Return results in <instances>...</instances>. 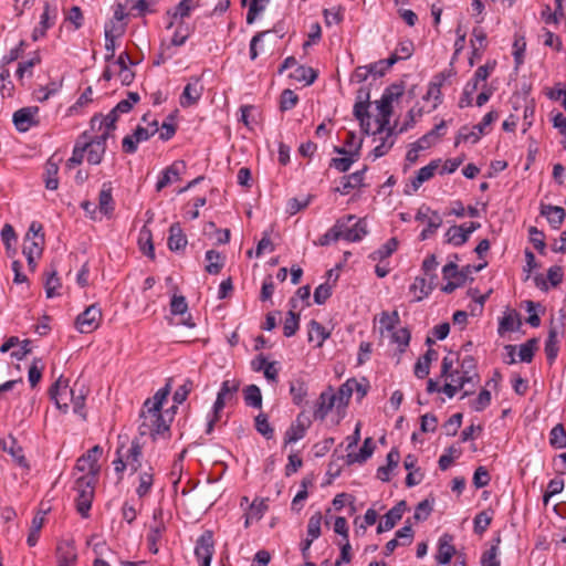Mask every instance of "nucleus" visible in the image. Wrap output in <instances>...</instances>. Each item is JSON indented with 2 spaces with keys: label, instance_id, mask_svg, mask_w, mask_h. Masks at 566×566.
Here are the masks:
<instances>
[{
  "label": "nucleus",
  "instance_id": "obj_53",
  "mask_svg": "<svg viewBox=\"0 0 566 566\" xmlns=\"http://www.w3.org/2000/svg\"><path fill=\"white\" fill-rule=\"evenodd\" d=\"M255 429L262 434L265 439H272L274 437V429L270 424L268 420V416L265 413H259L255 419Z\"/></svg>",
  "mask_w": 566,
  "mask_h": 566
},
{
  "label": "nucleus",
  "instance_id": "obj_1",
  "mask_svg": "<svg viewBox=\"0 0 566 566\" xmlns=\"http://www.w3.org/2000/svg\"><path fill=\"white\" fill-rule=\"evenodd\" d=\"M139 417L142 420L138 427L140 436L149 434L153 440H156L158 436H170V426L164 419L161 410L154 411L153 409L143 407Z\"/></svg>",
  "mask_w": 566,
  "mask_h": 566
},
{
  "label": "nucleus",
  "instance_id": "obj_19",
  "mask_svg": "<svg viewBox=\"0 0 566 566\" xmlns=\"http://www.w3.org/2000/svg\"><path fill=\"white\" fill-rule=\"evenodd\" d=\"M77 553L70 542H61L56 546V566H75Z\"/></svg>",
  "mask_w": 566,
  "mask_h": 566
},
{
  "label": "nucleus",
  "instance_id": "obj_34",
  "mask_svg": "<svg viewBox=\"0 0 566 566\" xmlns=\"http://www.w3.org/2000/svg\"><path fill=\"white\" fill-rule=\"evenodd\" d=\"M397 136L396 130L388 129L385 137H380V144L377 145L370 153L374 159L385 156L394 146L395 137Z\"/></svg>",
  "mask_w": 566,
  "mask_h": 566
},
{
  "label": "nucleus",
  "instance_id": "obj_54",
  "mask_svg": "<svg viewBox=\"0 0 566 566\" xmlns=\"http://www.w3.org/2000/svg\"><path fill=\"white\" fill-rule=\"evenodd\" d=\"M433 290V285L428 284L426 282L424 277L417 276L415 279V282L410 285V292L419 291L420 294L415 297L416 302L422 301L424 297H427L431 291Z\"/></svg>",
  "mask_w": 566,
  "mask_h": 566
},
{
  "label": "nucleus",
  "instance_id": "obj_14",
  "mask_svg": "<svg viewBox=\"0 0 566 566\" xmlns=\"http://www.w3.org/2000/svg\"><path fill=\"white\" fill-rule=\"evenodd\" d=\"M185 169L186 163L184 160L174 161L163 171L161 177L158 179L156 184V190L161 191L174 180L178 181L180 179V175L185 171Z\"/></svg>",
  "mask_w": 566,
  "mask_h": 566
},
{
  "label": "nucleus",
  "instance_id": "obj_35",
  "mask_svg": "<svg viewBox=\"0 0 566 566\" xmlns=\"http://www.w3.org/2000/svg\"><path fill=\"white\" fill-rule=\"evenodd\" d=\"M57 17V11L55 7H52L49 1L44 3V11L41 14L40 20V35H45L48 29L53 27Z\"/></svg>",
  "mask_w": 566,
  "mask_h": 566
},
{
  "label": "nucleus",
  "instance_id": "obj_40",
  "mask_svg": "<svg viewBox=\"0 0 566 566\" xmlns=\"http://www.w3.org/2000/svg\"><path fill=\"white\" fill-rule=\"evenodd\" d=\"M138 244H139L140 251L145 255H147L151 260L155 259V248H154V243H153L151 231L149 229H147L146 227H144L140 230Z\"/></svg>",
  "mask_w": 566,
  "mask_h": 566
},
{
  "label": "nucleus",
  "instance_id": "obj_44",
  "mask_svg": "<svg viewBox=\"0 0 566 566\" xmlns=\"http://www.w3.org/2000/svg\"><path fill=\"white\" fill-rule=\"evenodd\" d=\"M83 144L85 151H87V163L91 165L101 164L106 149L98 144H93L88 140H85Z\"/></svg>",
  "mask_w": 566,
  "mask_h": 566
},
{
  "label": "nucleus",
  "instance_id": "obj_51",
  "mask_svg": "<svg viewBox=\"0 0 566 566\" xmlns=\"http://www.w3.org/2000/svg\"><path fill=\"white\" fill-rule=\"evenodd\" d=\"M158 130H159L158 120L154 119L150 123H148L146 126L138 125L134 132H135L136 140L146 142L150 137H153L156 133H158Z\"/></svg>",
  "mask_w": 566,
  "mask_h": 566
},
{
  "label": "nucleus",
  "instance_id": "obj_4",
  "mask_svg": "<svg viewBox=\"0 0 566 566\" xmlns=\"http://www.w3.org/2000/svg\"><path fill=\"white\" fill-rule=\"evenodd\" d=\"M496 62H488L476 69L474 76L464 86L462 96L459 101V107L464 108L472 105V94L478 90L480 81H486L491 72L495 69Z\"/></svg>",
  "mask_w": 566,
  "mask_h": 566
},
{
  "label": "nucleus",
  "instance_id": "obj_60",
  "mask_svg": "<svg viewBox=\"0 0 566 566\" xmlns=\"http://www.w3.org/2000/svg\"><path fill=\"white\" fill-rule=\"evenodd\" d=\"M391 338L394 343L399 345V352L403 353L409 345L411 334L407 327H402L397 331L394 329Z\"/></svg>",
  "mask_w": 566,
  "mask_h": 566
},
{
  "label": "nucleus",
  "instance_id": "obj_21",
  "mask_svg": "<svg viewBox=\"0 0 566 566\" xmlns=\"http://www.w3.org/2000/svg\"><path fill=\"white\" fill-rule=\"evenodd\" d=\"M3 451L8 452L15 463L24 469H29L30 465L24 457L23 448L18 443L17 439L9 434V437L2 442Z\"/></svg>",
  "mask_w": 566,
  "mask_h": 566
},
{
  "label": "nucleus",
  "instance_id": "obj_3",
  "mask_svg": "<svg viewBox=\"0 0 566 566\" xmlns=\"http://www.w3.org/2000/svg\"><path fill=\"white\" fill-rule=\"evenodd\" d=\"M342 223L340 239L348 242L360 241L367 234V223L365 219H358L354 214H348L336 221V224Z\"/></svg>",
  "mask_w": 566,
  "mask_h": 566
},
{
  "label": "nucleus",
  "instance_id": "obj_7",
  "mask_svg": "<svg viewBox=\"0 0 566 566\" xmlns=\"http://www.w3.org/2000/svg\"><path fill=\"white\" fill-rule=\"evenodd\" d=\"M461 377H460V387H464L467 384L472 385V389L464 390L461 399L471 396L474 392V388L480 380V376L476 371V360L473 356L468 355L462 358L461 364Z\"/></svg>",
  "mask_w": 566,
  "mask_h": 566
},
{
  "label": "nucleus",
  "instance_id": "obj_48",
  "mask_svg": "<svg viewBox=\"0 0 566 566\" xmlns=\"http://www.w3.org/2000/svg\"><path fill=\"white\" fill-rule=\"evenodd\" d=\"M353 385H355V378H349L339 386L338 391L335 394L337 396L336 402H338V407L348 406L353 395Z\"/></svg>",
  "mask_w": 566,
  "mask_h": 566
},
{
  "label": "nucleus",
  "instance_id": "obj_17",
  "mask_svg": "<svg viewBox=\"0 0 566 566\" xmlns=\"http://www.w3.org/2000/svg\"><path fill=\"white\" fill-rule=\"evenodd\" d=\"M368 170V166H364L363 169L357 170L350 175L343 176L340 178V186L335 188L336 192L345 196L350 192V190L355 188H359L364 186V176Z\"/></svg>",
  "mask_w": 566,
  "mask_h": 566
},
{
  "label": "nucleus",
  "instance_id": "obj_45",
  "mask_svg": "<svg viewBox=\"0 0 566 566\" xmlns=\"http://www.w3.org/2000/svg\"><path fill=\"white\" fill-rule=\"evenodd\" d=\"M45 275L44 289L46 297L52 298L56 295V290L61 287V282L57 277V271L53 265L51 266V271H48Z\"/></svg>",
  "mask_w": 566,
  "mask_h": 566
},
{
  "label": "nucleus",
  "instance_id": "obj_56",
  "mask_svg": "<svg viewBox=\"0 0 566 566\" xmlns=\"http://www.w3.org/2000/svg\"><path fill=\"white\" fill-rule=\"evenodd\" d=\"M441 377H449L454 385H459L461 370L453 369V359L444 357L441 364Z\"/></svg>",
  "mask_w": 566,
  "mask_h": 566
},
{
  "label": "nucleus",
  "instance_id": "obj_8",
  "mask_svg": "<svg viewBox=\"0 0 566 566\" xmlns=\"http://www.w3.org/2000/svg\"><path fill=\"white\" fill-rule=\"evenodd\" d=\"M102 319L101 308L92 304L77 315L75 326L80 333L88 334L97 329Z\"/></svg>",
  "mask_w": 566,
  "mask_h": 566
},
{
  "label": "nucleus",
  "instance_id": "obj_33",
  "mask_svg": "<svg viewBox=\"0 0 566 566\" xmlns=\"http://www.w3.org/2000/svg\"><path fill=\"white\" fill-rule=\"evenodd\" d=\"M522 326L521 315L516 311L505 313L499 324V334L517 331Z\"/></svg>",
  "mask_w": 566,
  "mask_h": 566
},
{
  "label": "nucleus",
  "instance_id": "obj_57",
  "mask_svg": "<svg viewBox=\"0 0 566 566\" xmlns=\"http://www.w3.org/2000/svg\"><path fill=\"white\" fill-rule=\"evenodd\" d=\"M126 31V22H117L109 20L104 27L105 38L117 39L120 38Z\"/></svg>",
  "mask_w": 566,
  "mask_h": 566
},
{
  "label": "nucleus",
  "instance_id": "obj_24",
  "mask_svg": "<svg viewBox=\"0 0 566 566\" xmlns=\"http://www.w3.org/2000/svg\"><path fill=\"white\" fill-rule=\"evenodd\" d=\"M187 237L179 222H174L169 228L168 248L170 251H179L186 248Z\"/></svg>",
  "mask_w": 566,
  "mask_h": 566
},
{
  "label": "nucleus",
  "instance_id": "obj_61",
  "mask_svg": "<svg viewBox=\"0 0 566 566\" xmlns=\"http://www.w3.org/2000/svg\"><path fill=\"white\" fill-rule=\"evenodd\" d=\"M270 0H251L249 3V10L247 13V23L252 24L254 23L258 15L264 11L265 4Z\"/></svg>",
  "mask_w": 566,
  "mask_h": 566
},
{
  "label": "nucleus",
  "instance_id": "obj_41",
  "mask_svg": "<svg viewBox=\"0 0 566 566\" xmlns=\"http://www.w3.org/2000/svg\"><path fill=\"white\" fill-rule=\"evenodd\" d=\"M446 242L454 247H461L468 242L465 233H463V224L452 226L446 232Z\"/></svg>",
  "mask_w": 566,
  "mask_h": 566
},
{
  "label": "nucleus",
  "instance_id": "obj_5",
  "mask_svg": "<svg viewBox=\"0 0 566 566\" xmlns=\"http://www.w3.org/2000/svg\"><path fill=\"white\" fill-rule=\"evenodd\" d=\"M102 454L103 448L98 444L94 446L77 459L75 469L81 472L87 471V474L84 476H92L97 479L101 471L98 459L102 457Z\"/></svg>",
  "mask_w": 566,
  "mask_h": 566
},
{
  "label": "nucleus",
  "instance_id": "obj_36",
  "mask_svg": "<svg viewBox=\"0 0 566 566\" xmlns=\"http://www.w3.org/2000/svg\"><path fill=\"white\" fill-rule=\"evenodd\" d=\"M331 336V333L326 331V328L315 319L310 321L308 323V342H313L315 338L317 342V347H322L324 342Z\"/></svg>",
  "mask_w": 566,
  "mask_h": 566
},
{
  "label": "nucleus",
  "instance_id": "obj_47",
  "mask_svg": "<svg viewBox=\"0 0 566 566\" xmlns=\"http://www.w3.org/2000/svg\"><path fill=\"white\" fill-rule=\"evenodd\" d=\"M154 484L153 468L149 467L148 471H144L139 474V485L136 489V493L139 497L146 496Z\"/></svg>",
  "mask_w": 566,
  "mask_h": 566
},
{
  "label": "nucleus",
  "instance_id": "obj_62",
  "mask_svg": "<svg viewBox=\"0 0 566 566\" xmlns=\"http://www.w3.org/2000/svg\"><path fill=\"white\" fill-rule=\"evenodd\" d=\"M322 518L321 512H316L310 517L307 524V535L310 539L314 541L321 536Z\"/></svg>",
  "mask_w": 566,
  "mask_h": 566
},
{
  "label": "nucleus",
  "instance_id": "obj_63",
  "mask_svg": "<svg viewBox=\"0 0 566 566\" xmlns=\"http://www.w3.org/2000/svg\"><path fill=\"white\" fill-rule=\"evenodd\" d=\"M240 388V381L239 380H224L221 384V388L218 392V395L224 397L228 401L234 398V395L238 392Z\"/></svg>",
  "mask_w": 566,
  "mask_h": 566
},
{
  "label": "nucleus",
  "instance_id": "obj_38",
  "mask_svg": "<svg viewBox=\"0 0 566 566\" xmlns=\"http://www.w3.org/2000/svg\"><path fill=\"white\" fill-rule=\"evenodd\" d=\"M170 394V380L166 384L165 387L160 388L153 398L146 399L144 402L145 408L153 409L154 411H160L164 401L167 399Z\"/></svg>",
  "mask_w": 566,
  "mask_h": 566
},
{
  "label": "nucleus",
  "instance_id": "obj_29",
  "mask_svg": "<svg viewBox=\"0 0 566 566\" xmlns=\"http://www.w3.org/2000/svg\"><path fill=\"white\" fill-rule=\"evenodd\" d=\"M112 184L104 182L98 196V209L105 216H111L114 211V199L112 195Z\"/></svg>",
  "mask_w": 566,
  "mask_h": 566
},
{
  "label": "nucleus",
  "instance_id": "obj_32",
  "mask_svg": "<svg viewBox=\"0 0 566 566\" xmlns=\"http://www.w3.org/2000/svg\"><path fill=\"white\" fill-rule=\"evenodd\" d=\"M72 391H74L71 402L73 403V411L76 415H80L83 419L86 418L84 412L85 399L87 395V389L84 385H80L77 381L72 387Z\"/></svg>",
  "mask_w": 566,
  "mask_h": 566
},
{
  "label": "nucleus",
  "instance_id": "obj_58",
  "mask_svg": "<svg viewBox=\"0 0 566 566\" xmlns=\"http://www.w3.org/2000/svg\"><path fill=\"white\" fill-rule=\"evenodd\" d=\"M433 503H434L433 499L432 500L424 499L423 501L418 503L415 514H413V518L417 522L426 521L433 510Z\"/></svg>",
  "mask_w": 566,
  "mask_h": 566
},
{
  "label": "nucleus",
  "instance_id": "obj_23",
  "mask_svg": "<svg viewBox=\"0 0 566 566\" xmlns=\"http://www.w3.org/2000/svg\"><path fill=\"white\" fill-rule=\"evenodd\" d=\"M126 458V464L129 465L133 473L137 472L142 467L143 446L139 439L135 438L132 440L130 447L127 453L124 454Z\"/></svg>",
  "mask_w": 566,
  "mask_h": 566
},
{
  "label": "nucleus",
  "instance_id": "obj_10",
  "mask_svg": "<svg viewBox=\"0 0 566 566\" xmlns=\"http://www.w3.org/2000/svg\"><path fill=\"white\" fill-rule=\"evenodd\" d=\"M39 113V107L29 106L22 107L14 112L13 114V124L19 132H28L32 126H36L39 120L36 119V114Z\"/></svg>",
  "mask_w": 566,
  "mask_h": 566
},
{
  "label": "nucleus",
  "instance_id": "obj_20",
  "mask_svg": "<svg viewBox=\"0 0 566 566\" xmlns=\"http://www.w3.org/2000/svg\"><path fill=\"white\" fill-rule=\"evenodd\" d=\"M452 541L453 536L449 533H444L439 538L438 553L436 555V559L439 564L448 565L453 555L455 554L457 551L454 545L452 544Z\"/></svg>",
  "mask_w": 566,
  "mask_h": 566
},
{
  "label": "nucleus",
  "instance_id": "obj_11",
  "mask_svg": "<svg viewBox=\"0 0 566 566\" xmlns=\"http://www.w3.org/2000/svg\"><path fill=\"white\" fill-rule=\"evenodd\" d=\"M407 510V502L405 500L399 501L394 507H391L384 516V520L377 526V533L390 531L401 520L405 511Z\"/></svg>",
  "mask_w": 566,
  "mask_h": 566
},
{
  "label": "nucleus",
  "instance_id": "obj_16",
  "mask_svg": "<svg viewBox=\"0 0 566 566\" xmlns=\"http://www.w3.org/2000/svg\"><path fill=\"white\" fill-rule=\"evenodd\" d=\"M214 553L213 534L206 531L196 543L195 555L198 560H211Z\"/></svg>",
  "mask_w": 566,
  "mask_h": 566
},
{
  "label": "nucleus",
  "instance_id": "obj_12",
  "mask_svg": "<svg viewBox=\"0 0 566 566\" xmlns=\"http://www.w3.org/2000/svg\"><path fill=\"white\" fill-rule=\"evenodd\" d=\"M163 511L161 509H157L154 511L153 518L155 521V525H151L149 528V533L147 535L148 549L153 554L158 553L157 543L160 541L163 533L166 531V526L161 521Z\"/></svg>",
  "mask_w": 566,
  "mask_h": 566
},
{
  "label": "nucleus",
  "instance_id": "obj_27",
  "mask_svg": "<svg viewBox=\"0 0 566 566\" xmlns=\"http://www.w3.org/2000/svg\"><path fill=\"white\" fill-rule=\"evenodd\" d=\"M59 161L54 160V156L50 157L45 163L43 180L45 188L49 190H56L59 188Z\"/></svg>",
  "mask_w": 566,
  "mask_h": 566
},
{
  "label": "nucleus",
  "instance_id": "obj_59",
  "mask_svg": "<svg viewBox=\"0 0 566 566\" xmlns=\"http://www.w3.org/2000/svg\"><path fill=\"white\" fill-rule=\"evenodd\" d=\"M442 224V218L438 211H432V216L428 219V227L420 233V240H427L433 234Z\"/></svg>",
  "mask_w": 566,
  "mask_h": 566
},
{
  "label": "nucleus",
  "instance_id": "obj_31",
  "mask_svg": "<svg viewBox=\"0 0 566 566\" xmlns=\"http://www.w3.org/2000/svg\"><path fill=\"white\" fill-rule=\"evenodd\" d=\"M438 353L429 348L416 363L415 376L419 379L426 378L430 373V365L433 359H437Z\"/></svg>",
  "mask_w": 566,
  "mask_h": 566
},
{
  "label": "nucleus",
  "instance_id": "obj_2",
  "mask_svg": "<svg viewBox=\"0 0 566 566\" xmlns=\"http://www.w3.org/2000/svg\"><path fill=\"white\" fill-rule=\"evenodd\" d=\"M96 481L97 479L92 476H80L75 481V490L78 493L76 497V511L84 518L90 516Z\"/></svg>",
  "mask_w": 566,
  "mask_h": 566
},
{
  "label": "nucleus",
  "instance_id": "obj_30",
  "mask_svg": "<svg viewBox=\"0 0 566 566\" xmlns=\"http://www.w3.org/2000/svg\"><path fill=\"white\" fill-rule=\"evenodd\" d=\"M363 145V139L359 140L356 148L350 153L348 157H335L329 161V167L335 168L339 172H347L350 169V166L356 161L359 156V151Z\"/></svg>",
  "mask_w": 566,
  "mask_h": 566
},
{
  "label": "nucleus",
  "instance_id": "obj_64",
  "mask_svg": "<svg viewBox=\"0 0 566 566\" xmlns=\"http://www.w3.org/2000/svg\"><path fill=\"white\" fill-rule=\"evenodd\" d=\"M298 102V96L294 93V91L286 88L281 94L280 108L281 111H289L296 106Z\"/></svg>",
  "mask_w": 566,
  "mask_h": 566
},
{
  "label": "nucleus",
  "instance_id": "obj_15",
  "mask_svg": "<svg viewBox=\"0 0 566 566\" xmlns=\"http://www.w3.org/2000/svg\"><path fill=\"white\" fill-rule=\"evenodd\" d=\"M337 396L333 391V388L329 386L326 390H324L317 400L316 409L314 410L315 419L324 420L328 412L336 405Z\"/></svg>",
  "mask_w": 566,
  "mask_h": 566
},
{
  "label": "nucleus",
  "instance_id": "obj_25",
  "mask_svg": "<svg viewBox=\"0 0 566 566\" xmlns=\"http://www.w3.org/2000/svg\"><path fill=\"white\" fill-rule=\"evenodd\" d=\"M440 166V160H431L427 166L420 168L417 171V175L413 179H411V187L412 191L416 192L423 182L430 180L433 176L436 170Z\"/></svg>",
  "mask_w": 566,
  "mask_h": 566
},
{
  "label": "nucleus",
  "instance_id": "obj_13",
  "mask_svg": "<svg viewBox=\"0 0 566 566\" xmlns=\"http://www.w3.org/2000/svg\"><path fill=\"white\" fill-rule=\"evenodd\" d=\"M564 279V269L560 265H553L547 270V280L543 274H536L534 276V283L541 291L547 292L549 286L547 281L553 287L558 286Z\"/></svg>",
  "mask_w": 566,
  "mask_h": 566
},
{
  "label": "nucleus",
  "instance_id": "obj_55",
  "mask_svg": "<svg viewBox=\"0 0 566 566\" xmlns=\"http://www.w3.org/2000/svg\"><path fill=\"white\" fill-rule=\"evenodd\" d=\"M538 339L531 338L520 346V359L524 363H531L534 357V353L537 349Z\"/></svg>",
  "mask_w": 566,
  "mask_h": 566
},
{
  "label": "nucleus",
  "instance_id": "obj_49",
  "mask_svg": "<svg viewBox=\"0 0 566 566\" xmlns=\"http://www.w3.org/2000/svg\"><path fill=\"white\" fill-rule=\"evenodd\" d=\"M44 524V513H38L31 524V528L27 538V543L29 546H34L38 543L40 531Z\"/></svg>",
  "mask_w": 566,
  "mask_h": 566
},
{
  "label": "nucleus",
  "instance_id": "obj_43",
  "mask_svg": "<svg viewBox=\"0 0 566 566\" xmlns=\"http://www.w3.org/2000/svg\"><path fill=\"white\" fill-rule=\"evenodd\" d=\"M290 394L295 405L301 406L307 395V386L303 379H296L290 382Z\"/></svg>",
  "mask_w": 566,
  "mask_h": 566
},
{
  "label": "nucleus",
  "instance_id": "obj_18",
  "mask_svg": "<svg viewBox=\"0 0 566 566\" xmlns=\"http://www.w3.org/2000/svg\"><path fill=\"white\" fill-rule=\"evenodd\" d=\"M539 213L547 219L554 230L559 229L566 218L565 209L559 206L541 203Z\"/></svg>",
  "mask_w": 566,
  "mask_h": 566
},
{
  "label": "nucleus",
  "instance_id": "obj_42",
  "mask_svg": "<svg viewBox=\"0 0 566 566\" xmlns=\"http://www.w3.org/2000/svg\"><path fill=\"white\" fill-rule=\"evenodd\" d=\"M290 76L298 82H304L306 85H311L315 82L317 72L310 66L298 65Z\"/></svg>",
  "mask_w": 566,
  "mask_h": 566
},
{
  "label": "nucleus",
  "instance_id": "obj_46",
  "mask_svg": "<svg viewBox=\"0 0 566 566\" xmlns=\"http://www.w3.org/2000/svg\"><path fill=\"white\" fill-rule=\"evenodd\" d=\"M549 444L555 449L566 448V430L562 423L554 426L549 432Z\"/></svg>",
  "mask_w": 566,
  "mask_h": 566
},
{
  "label": "nucleus",
  "instance_id": "obj_9",
  "mask_svg": "<svg viewBox=\"0 0 566 566\" xmlns=\"http://www.w3.org/2000/svg\"><path fill=\"white\" fill-rule=\"evenodd\" d=\"M312 420L304 412H300L296 419L291 423L284 434V446L297 442L306 434L307 429L311 427Z\"/></svg>",
  "mask_w": 566,
  "mask_h": 566
},
{
  "label": "nucleus",
  "instance_id": "obj_28",
  "mask_svg": "<svg viewBox=\"0 0 566 566\" xmlns=\"http://www.w3.org/2000/svg\"><path fill=\"white\" fill-rule=\"evenodd\" d=\"M202 86L199 85V78H196L195 84L188 83L180 96V105L189 107L195 105L201 97Z\"/></svg>",
  "mask_w": 566,
  "mask_h": 566
},
{
  "label": "nucleus",
  "instance_id": "obj_37",
  "mask_svg": "<svg viewBox=\"0 0 566 566\" xmlns=\"http://www.w3.org/2000/svg\"><path fill=\"white\" fill-rule=\"evenodd\" d=\"M206 260L208 261L206 271L209 274H219L224 266V258L216 250H208L206 252Z\"/></svg>",
  "mask_w": 566,
  "mask_h": 566
},
{
  "label": "nucleus",
  "instance_id": "obj_52",
  "mask_svg": "<svg viewBox=\"0 0 566 566\" xmlns=\"http://www.w3.org/2000/svg\"><path fill=\"white\" fill-rule=\"evenodd\" d=\"M528 237L533 247L538 251L539 254H546V243H545V234L542 230H538L536 227L528 228Z\"/></svg>",
  "mask_w": 566,
  "mask_h": 566
},
{
  "label": "nucleus",
  "instance_id": "obj_6",
  "mask_svg": "<svg viewBox=\"0 0 566 566\" xmlns=\"http://www.w3.org/2000/svg\"><path fill=\"white\" fill-rule=\"evenodd\" d=\"M51 399L54 401L56 408L63 413L69 411V406L74 391L69 386V380L60 377L49 389Z\"/></svg>",
  "mask_w": 566,
  "mask_h": 566
},
{
  "label": "nucleus",
  "instance_id": "obj_26",
  "mask_svg": "<svg viewBox=\"0 0 566 566\" xmlns=\"http://www.w3.org/2000/svg\"><path fill=\"white\" fill-rule=\"evenodd\" d=\"M290 305L291 310L287 312L283 325V334L285 337L294 336L300 328V314L294 312V310L297 307V301L292 297L290 300Z\"/></svg>",
  "mask_w": 566,
  "mask_h": 566
},
{
  "label": "nucleus",
  "instance_id": "obj_22",
  "mask_svg": "<svg viewBox=\"0 0 566 566\" xmlns=\"http://www.w3.org/2000/svg\"><path fill=\"white\" fill-rule=\"evenodd\" d=\"M558 326L554 325V319L551 321L548 336L545 342V355L548 363L552 365L558 355Z\"/></svg>",
  "mask_w": 566,
  "mask_h": 566
},
{
  "label": "nucleus",
  "instance_id": "obj_39",
  "mask_svg": "<svg viewBox=\"0 0 566 566\" xmlns=\"http://www.w3.org/2000/svg\"><path fill=\"white\" fill-rule=\"evenodd\" d=\"M398 240L397 238H390L385 244H382L379 249L371 252L369 254V259L373 261H382L387 258H389L398 248Z\"/></svg>",
  "mask_w": 566,
  "mask_h": 566
},
{
  "label": "nucleus",
  "instance_id": "obj_50",
  "mask_svg": "<svg viewBox=\"0 0 566 566\" xmlns=\"http://www.w3.org/2000/svg\"><path fill=\"white\" fill-rule=\"evenodd\" d=\"M244 401L248 406L253 408L262 407V395L261 390L256 385H249L244 389Z\"/></svg>",
  "mask_w": 566,
  "mask_h": 566
}]
</instances>
